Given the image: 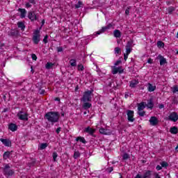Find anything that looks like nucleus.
Instances as JSON below:
<instances>
[{
  "instance_id": "c756f323",
  "label": "nucleus",
  "mask_w": 178,
  "mask_h": 178,
  "mask_svg": "<svg viewBox=\"0 0 178 178\" xmlns=\"http://www.w3.org/2000/svg\"><path fill=\"white\" fill-rule=\"evenodd\" d=\"M17 34H19L17 31H13L9 32L8 35H10V37H17Z\"/></svg>"
},
{
  "instance_id": "c85d7f7f",
  "label": "nucleus",
  "mask_w": 178,
  "mask_h": 178,
  "mask_svg": "<svg viewBox=\"0 0 178 178\" xmlns=\"http://www.w3.org/2000/svg\"><path fill=\"white\" fill-rule=\"evenodd\" d=\"M35 165V159H31V162L28 163V166L31 168Z\"/></svg>"
},
{
  "instance_id": "680f3d73",
  "label": "nucleus",
  "mask_w": 178,
  "mask_h": 178,
  "mask_svg": "<svg viewBox=\"0 0 178 178\" xmlns=\"http://www.w3.org/2000/svg\"><path fill=\"white\" fill-rule=\"evenodd\" d=\"M152 62H153V60H152V58H148L147 63H149L150 65H152Z\"/></svg>"
},
{
  "instance_id": "e2e57ef3",
  "label": "nucleus",
  "mask_w": 178,
  "mask_h": 178,
  "mask_svg": "<svg viewBox=\"0 0 178 178\" xmlns=\"http://www.w3.org/2000/svg\"><path fill=\"white\" fill-rule=\"evenodd\" d=\"M159 109H162V108H165V106L163 104H159Z\"/></svg>"
},
{
  "instance_id": "c9c22d12",
  "label": "nucleus",
  "mask_w": 178,
  "mask_h": 178,
  "mask_svg": "<svg viewBox=\"0 0 178 178\" xmlns=\"http://www.w3.org/2000/svg\"><path fill=\"white\" fill-rule=\"evenodd\" d=\"M176 8H175V7L173 6H170L168 8V13H170V15H172V13H173V12H175Z\"/></svg>"
},
{
  "instance_id": "393cba45",
  "label": "nucleus",
  "mask_w": 178,
  "mask_h": 178,
  "mask_svg": "<svg viewBox=\"0 0 178 178\" xmlns=\"http://www.w3.org/2000/svg\"><path fill=\"white\" fill-rule=\"evenodd\" d=\"M147 106L149 109H152V108H154V102H152V99L148 100Z\"/></svg>"
},
{
  "instance_id": "9b49d317",
  "label": "nucleus",
  "mask_w": 178,
  "mask_h": 178,
  "mask_svg": "<svg viewBox=\"0 0 178 178\" xmlns=\"http://www.w3.org/2000/svg\"><path fill=\"white\" fill-rule=\"evenodd\" d=\"M84 133H88V134H90V136H92L93 137H95V136H94V133H95V129H92L90 127L85 128Z\"/></svg>"
},
{
  "instance_id": "9d476101",
  "label": "nucleus",
  "mask_w": 178,
  "mask_h": 178,
  "mask_svg": "<svg viewBox=\"0 0 178 178\" xmlns=\"http://www.w3.org/2000/svg\"><path fill=\"white\" fill-rule=\"evenodd\" d=\"M149 123L152 126H156L158 123H159V120H158V118L155 116H152L150 118Z\"/></svg>"
},
{
  "instance_id": "f704fd0d",
  "label": "nucleus",
  "mask_w": 178,
  "mask_h": 178,
  "mask_svg": "<svg viewBox=\"0 0 178 178\" xmlns=\"http://www.w3.org/2000/svg\"><path fill=\"white\" fill-rule=\"evenodd\" d=\"M83 5H84V4H83V2L80 1H78V3L74 5L75 9H79V8H81V6H83Z\"/></svg>"
},
{
  "instance_id": "49530a36",
  "label": "nucleus",
  "mask_w": 178,
  "mask_h": 178,
  "mask_svg": "<svg viewBox=\"0 0 178 178\" xmlns=\"http://www.w3.org/2000/svg\"><path fill=\"white\" fill-rule=\"evenodd\" d=\"M138 115H139L141 116V117L145 116V111H138Z\"/></svg>"
},
{
  "instance_id": "2eb2a0df",
  "label": "nucleus",
  "mask_w": 178,
  "mask_h": 178,
  "mask_svg": "<svg viewBox=\"0 0 178 178\" xmlns=\"http://www.w3.org/2000/svg\"><path fill=\"white\" fill-rule=\"evenodd\" d=\"M99 132L100 133V134H104L106 136L111 134V132L109 131V130L104 128L99 129Z\"/></svg>"
},
{
  "instance_id": "69168bd1",
  "label": "nucleus",
  "mask_w": 178,
  "mask_h": 178,
  "mask_svg": "<svg viewBox=\"0 0 178 178\" xmlns=\"http://www.w3.org/2000/svg\"><path fill=\"white\" fill-rule=\"evenodd\" d=\"M8 111H9V108H6L3 109V113L8 112Z\"/></svg>"
},
{
  "instance_id": "a878e982",
  "label": "nucleus",
  "mask_w": 178,
  "mask_h": 178,
  "mask_svg": "<svg viewBox=\"0 0 178 178\" xmlns=\"http://www.w3.org/2000/svg\"><path fill=\"white\" fill-rule=\"evenodd\" d=\"M91 106H92L91 103H88V102H84V104H83V109H90Z\"/></svg>"
},
{
  "instance_id": "1a4fd4ad",
  "label": "nucleus",
  "mask_w": 178,
  "mask_h": 178,
  "mask_svg": "<svg viewBox=\"0 0 178 178\" xmlns=\"http://www.w3.org/2000/svg\"><path fill=\"white\" fill-rule=\"evenodd\" d=\"M132 47H133V40H131L127 42V45H126V54H127L129 55V54L131 52Z\"/></svg>"
},
{
  "instance_id": "58836bf2",
  "label": "nucleus",
  "mask_w": 178,
  "mask_h": 178,
  "mask_svg": "<svg viewBox=\"0 0 178 178\" xmlns=\"http://www.w3.org/2000/svg\"><path fill=\"white\" fill-rule=\"evenodd\" d=\"M129 158H130V155H129V154L127 153H124L122 156V159H124V161H126V159H129Z\"/></svg>"
},
{
  "instance_id": "ddd939ff",
  "label": "nucleus",
  "mask_w": 178,
  "mask_h": 178,
  "mask_svg": "<svg viewBox=\"0 0 178 178\" xmlns=\"http://www.w3.org/2000/svg\"><path fill=\"white\" fill-rule=\"evenodd\" d=\"M119 69H122V67H113V69L112 70L113 74H118V73H120V74H121V73H123L124 70H119Z\"/></svg>"
},
{
  "instance_id": "603ef678",
  "label": "nucleus",
  "mask_w": 178,
  "mask_h": 178,
  "mask_svg": "<svg viewBox=\"0 0 178 178\" xmlns=\"http://www.w3.org/2000/svg\"><path fill=\"white\" fill-rule=\"evenodd\" d=\"M154 176L155 178H161V176H159V174L157 172H154Z\"/></svg>"
},
{
  "instance_id": "2f4dec72",
  "label": "nucleus",
  "mask_w": 178,
  "mask_h": 178,
  "mask_svg": "<svg viewBox=\"0 0 178 178\" xmlns=\"http://www.w3.org/2000/svg\"><path fill=\"white\" fill-rule=\"evenodd\" d=\"M55 66V63H47L45 65L46 69H52V67Z\"/></svg>"
},
{
  "instance_id": "20e7f679",
  "label": "nucleus",
  "mask_w": 178,
  "mask_h": 178,
  "mask_svg": "<svg viewBox=\"0 0 178 178\" xmlns=\"http://www.w3.org/2000/svg\"><path fill=\"white\" fill-rule=\"evenodd\" d=\"M28 17L31 20V22H40V15L35 14L34 11H29L28 13Z\"/></svg>"
},
{
  "instance_id": "37998d69",
  "label": "nucleus",
  "mask_w": 178,
  "mask_h": 178,
  "mask_svg": "<svg viewBox=\"0 0 178 178\" xmlns=\"http://www.w3.org/2000/svg\"><path fill=\"white\" fill-rule=\"evenodd\" d=\"M78 70H81V72H83V70H84V66L82 64H79L78 65Z\"/></svg>"
},
{
  "instance_id": "0eeeda50",
  "label": "nucleus",
  "mask_w": 178,
  "mask_h": 178,
  "mask_svg": "<svg viewBox=\"0 0 178 178\" xmlns=\"http://www.w3.org/2000/svg\"><path fill=\"white\" fill-rule=\"evenodd\" d=\"M168 120H170L171 122H174L176 123V121L178 120V115L176 112H172L168 116Z\"/></svg>"
},
{
  "instance_id": "79ce46f5",
  "label": "nucleus",
  "mask_w": 178,
  "mask_h": 178,
  "mask_svg": "<svg viewBox=\"0 0 178 178\" xmlns=\"http://www.w3.org/2000/svg\"><path fill=\"white\" fill-rule=\"evenodd\" d=\"M121 51H122V49H120V47L115 48V54H120Z\"/></svg>"
},
{
  "instance_id": "f03ea898",
  "label": "nucleus",
  "mask_w": 178,
  "mask_h": 178,
  "mask_svg": "<svg viewBox=\"0 0 178 178\" xmlns=\"http://www.w3.org/2000/svg\"><path fill=\"white\" fill-rule=\"evenodd\" d=\"M92 92H94V90H87L84 92L83 97H81V101L83 102H91L92 97H91V95H92Z\"/></svg>"
},
{
  "instance_id": "bb28decb",
  "label": "nucleus",
  "mask_w": 178,
  "mask_h": 178,
  "mask_svg": "<svg viewBox=\"0 0 178 178\" xmlns=\"http://www.w3.org/2000/svg\"><path fill=\"white\" fill-rule=\"evenodd\" d=\"M106 30H108V27H106V26L102 27V28L101 29V30H99V31H98L96 32V35H99V34H101L102 33H105V31H106Z\"/></svg>"
},
{
  "instance_id": "f3484780",
  "label": "nucleus",
  "mask_w": 178,
  "mask_h": 178,
  "mask_svg": "<svg viewBox=\"0 0 178 178\" xmlns=\"http://www.w3.org/2000/svg\"><path fill=\"white\" fill-rule=\"evenodd\" d=\"M113 35L115 37V38H120L122 37V32L118 29H115L113 32Z\"/></svg>"
},
{
  "instance_id": "6ab92c4d",
  "label": "nucleus",
  "mask_w": 178,
  "mask_h": 178,
  "mask_svg": "<svg viewBox=\"0 0 178 178\" xmlns=\"http://www.w3.org/2000/svg\"><path fill=\"white\" fill-rule=\"evenodd\" d=\"M151 176H152V171L151 170H147L145 172L142 177V178H151Z\"/></svg>"
},
{
  "instance_id": "412c9836",
  "label": "nucleus",
  "mask_w": 178,
  "mask_h": 178,
  "mask_svg": "<svg viewBox=\"0 0 178 178\" xmlns=\"http://www.w3.org/2000/svg\"><path fill=\"white\" fill-rule=\"evenodd\" d=\"M17 26L19 29H21L22 31H24V29H26V25H24V23L22 22H17Z\"/></svg>"
},
{
  "instance_id": "052dcab7",
  "label": "nucleus",
  "mask_w": 178,
  "mask_h": 178,
  "mask_svg": "<svg viewBox=\"0 0 178 178\" xmlns=\"http://www.w3.org/2000/svg\"><path fill=\"white\" fill-rule=\"evenodd\" d=\"M44 24H45V19L42 20V26H40V30H41V29H42V26H44Z\"/></svg>"
},
{
  "instance_id": "f8f14e48",
  "label": "nucleus",
  "mask_w": 178,
  "mask_h": 178,
  "mask_svg": "<svg viewBox=\"0 0 178 178\" xmlns=\"http://www.w3.org/2000/svg\"><path fill=\"white\" fill-rule=\"evenodd\" d=\"M0 141H1L6 147H12V142L9 139L0 138Z\"/></svg>"
},
{
  "instance_id": "b1692460",
  "label": "nucleus",
  "mask_w": 178,
  "mask_h": 178,
  "mask_svg": "<svg viewBox=\"0 0 178 178\" xmlns=\"http://www.w3.org/2000/svg\"><path fill=\"white\" fill-rule=\"evenodd\" d=\"M160 56V65L161 66H163V65L167 63L166 58H165L162 56Z\"/></svg>"
},
{
  "instance_id": "e433bc0d",
  "label": "nucleus",
  "mask_w": 178,
  "mask_h": 178,
  "mask_svg": "<svg viewBox=\"0 0 178 178\" xmlns=\"http://www.w3.org/2000/svg\"><path fill=\"white\" fill-rule=\"evenodd\" d=\"M70 63L71 66L76 67V59H71L70 60Z\"/></svg>"
},
{
  "instance_id": "a19ab883",
  "label": "nucleus",
  "mask_w": 178,
  "mask_h": 178,
  "mask_svg": "<svg viewBox=\"0 0 178 178\" xmlns=\"http://www.w3.org/2000/svg\"><path fill=\"white\" fill-rule=\"evenodd\" d=\"M56 158H58V153L56 152H53V160L56 162Z\"/></svg>"
},
{
  "instance_id": "13d9d810",
  "label": "nucleus",
  "mask_w": 178,
  "mask_h": 178,
  "mask_svg": "<svg viewBox=\"0 0 178 178\" xmlns=\"http://www.w3.org/2000/svg\"><path fill=\"white\" fill-rule=\"evenodd\" d=\"M61 129L62 128H60V127L57 128V129L56 130V133H57V134H59V133H60Z\"/></svg>"
},
{
  "instance_id": "7c9ffc66",
  "label": "nucleus",
  "mask_w": 178,
  "mask_h": 178,
  "mask_svg": "<svg viewBox=\"0 0 178 178\" xmlns=\"http://www.w3.org/2000/svg\"><path fill=\"white\" fill-rule=\"evenodd\" d=\"M80 155H81V154L80 153V152H79V151H75V152H74V156H73L74 159H77V158H80Z\"/></svg>"
},
{
  "instance_id": "39448f33",
  "label": "nucleus",
  "mask_w": 178,
  "mask_h": 178,
  "mask_svg": "<svg viewBox=\"0 0 178 178\" xmlns=\"http://www.w3.org/2000/svg\"><path fill=\"white\" fill-rule=\"evenodd\" d=\"M3 172L6 176H13V175H15V171L10 170V165H9V164L5 165Z\"/></svg>"
},
{
  "instance_id": "aec40b11",
  "label": "nucleus",
  "mask_w": 178,
  "mask_h": 178,
  "mask_svg": "<svg viewBox=\"0 0 178 178\" xmlns=\"http://www.w3.org/2000/svg\"><path fill=\"white\" fill-rule=\"evenodd\" d=\"M170 133L171 134H177L178 133V129L177 127H172L170 129Z\"/></svg>"
},
{
  "instance_id": "ea45409f",
  "label": "nucleus",
  "mask_w": 178,
  "mask_h": 178,
  "mask_svg": "<svg viewBox=\"0 0 178 178\" xmlns=\"http://www.w3.org/2000/svg\"><path fill=\"white\" fill-rule=\"evenodd\" d=\"M47 147H48V144H47V143H42V144H40V148L41 149H45V148H47Z\"/></svg>"
},
{
  "instance_id": "423d86ee",
  "label": "nucleus",
  "mask_w": 178,
  "mask_h": 178,
  "mask_svg": "<svg viewBox=\"0 0 178 178\" xmlns=\"http://www.w3.org/2000/svg\"><path fill=\"white\" fill-rule=\"evenodd\" d=\"M17 116L19 118V120H29V114L23 112L22 111H19Z\"/></svg>"
},
{
  "instance_id": "6e6d98bb",
  "label": "nucleus",
  "mask_w": 178,
  "mask_h": 178,
  "mask_svg": "<svg viewBox=\"0 0 178 178\" xmlns=\"http://www.w3.org/2000/svg\"><path fill=\"white\" fill-rule=\"evenodd\" d=\"M127 58H129V54H124V60H127Z\"/></svg>"
},
{
  "instance_id": "09e8293b",
  "label": "nucleus",
  "mask_w": 178,
  "mask_h": 178,
  "mask_svg": "<svg viewBox=\"0 0 178 178\" xmlns=\"http://www.w3.org/2000/svg\"><path fill=\"white\" fill-rule=\"evenodd\" d=\"M57 52H63V47H57Z\"/></svg>"
},
{
  "instance_id": "7ed1b4c3",
  "label": "nucleus",
  "mask_w": 178,
  "mask_h": 178,
  "mask_svg": "<svg viewBox=\"0 0 178 178\" xmlns=\"http://www.w3.org/2000/svg\"><path fill=\"white\" fill-rule=\"evenodd\" d=\"M41 35L40 34V30L36 29L34 32H33V36L32 38V40L33 41V43L35 45H38V42H40V41H41Z\"/></svg>"
},
{
  "instance_id": "8fccbe9b",
  "label": "nucleus",
  "mask_w": 178,
  "mask_h": 178,
  "mask_svg": "<svg viewBox=\"0 0 178 178\" xmlns=\"http://www.w3.org/2000/svg\"><path fill=\"white\" fill-rule=\"evenodd\" d=\"M31 58L33 60H37V56L35 54H31Z\"/></svg>"
},
{
  "instance_id": "473e14b6",
  "label": "nucleus",
  "mask_w": 178,
  "mask_h": 178,
  "mask_svg": "<svg viewBox=\"0 0 178 178\" xmlns=\"http://www.w3.org/2000/svg\"><path fill=\"white\" fill-rule=\"evenodd\" d=\"M138 84V81H131L129 86L131 87L132 88H134V87H136V86H137Z\"/></svg>"
},
{
  "instance_id": "0e129e2a",
  "label": "nucleus",
  "mask_w": 178,
  "mask_h": 178,
  "mask_svg": "<svg viewBox=\"0 0 178 178\" xmlns=\"http://www.w3.org/2000/svg\"><path fill=\"white\" fill-rule=\"evenodd\" d=\"M106 27H108V30H109V29L112 27V24H108Z\"/></svg>"
},
{
  "instance_id": "c03bdc74",
  "label": "nucleus",
  "mask_w": 178,
  "mask_h": 178,
  "mask_svg": "<svg viewBox=\"0 0 178 178\" xmlns=\"http://www.w3.org/2000/svg\"><path fill=\"white\" fill-rule=\"evenodd\" d=\"M130 9H131V6H128L127 9L125 10V15H129Z\"/></svg>"
},
{
  "instance_id": "774afa93",
  "label": "nucleus",
  "mask_w": 178,
  "mask_h": 178,
  "mask_svg": "<svg viewBox=\"0 0 178 178\" xmlns=\"http://www.w3.org/2000/svg\"><path fill=\"white\" fill-rule=\"evenodd\" d=\"M135 178H143V177L141 175H140L139 174H138Z\"/></svg>"
},
{
  "instance_id": "4d7b16f0",
  "label": "nucleus",
  "mask_w": 178,
  "mask_h": 178,
  "mask_svg": "<svg viewBox=\"0 0 178 178\" xmlns=\"http://www.w3.org/2000/svg\"><path fill=\"white\" fill-rule=\"evenodd\" d=\"M29 3H32L33 5H35V0H29Z\"/></svg>"
},
{
  "instance_id": "bf43d9fd",
  "label": "nucleus",
  "mask_w": 178,
  "mask_h": 178,
  "mask_svg": "<svg viewBox=\"0 0 178 178\" xmlns=\"http://www.w3.org/2000/svg\"><path fill=\"white\" fill-rule=\"evenodd\" d=\"M25 6H26V8H31V4H30V3H26L25 4Z\"/></svg>"
},
{
  "instance_id": "6e6552de",
  "label": "nucleus",
  "mask_w": 178,
  "mask_h": 178,
  "mask_svg": "<svg viewBox=\"0 0 178 178\" xmlns=\"http://www.w3.org/2000/svg\"><path fill=\"white\" fill-rule=\"evenodd\" d=\"M127 119L129 122H134L136 119H134V111L131 110H127Z\"/></svg>"
},
{
  "instance_id": "5fc2aeb1",
  "label": "nucleus",
  "mask_w": 178,
  "mask_h": 178,
  "mask_svg": "<svg viewBox=\"0 0 178 178\" xmlns=\"http://www.w3.org/2000/svg\"><path fill=\"white\" fill-rule=\"evenodd\" d=\"M156 170H162V166L158 165L156 167Z\"/></svg>"
},
{
  "instance_id": "3c124183",
  "label": "nucleus",
  "mask_w": 178,
  "mask_h": 178,
  "mask_svg": "<svg viewBox=\"0 0 178 178\" xmlns=\"http://www.w3.org/2000/svg\"><path fill=\"white\" fill-rule=\"evenodd\" d=\"M106 170L107 172H108V173H111L113 170V167H109L108 168L106 169Z\"/></svg>"
},
{
  "instance_id": "dca6fc26",
  "label": "nucleus",
  "mask_w": 178,
  "mask_h": 178,
  "mask_svg": "<svg viewBox=\"0 0 178 178\" xmlns=\"http://www.w3.org/2000/svg\"><path fill=\"white\" fill-rule=\"evenodd\" d=\"M8 129L11 131H16V130H17V125H16V124H14V123H10L8 125Z\"/></svg>"
},
{
  "instance_id": "f257e3e1",
  "label": "nucleus",
  "mask_w": 178,
  "mask_h": 178,
  "mask_svg": "<svg viewBox=\"0 0 178 178\" xmlns=\"http://www.w3.org/2000/svg\"><path fill=\"white\" fill-rule=\"evenodd\" d=\"M59 118H60V114L58 111H49L44 115V119L52 124L58 123Z\"/></svg>"
},
{
  "instance_id": "72a5a7b5",
  "label": "nucleus",
  "mask_w": 178,
  "mask_h": 178,
  "mask_svg": "<svg viewBox=\"0 0 178 178\" xmlns=\"http://www.w3.org/2000/svg\"><path fill=\"white\" fill-rule=\"evenodd\" d=\"M157 47L158 48H163V47H165V43L161 40H159L157 42Z\"/></svg>"
},
{
  "instance_id": "cd10ccee",
  "label": "nucleus",
  "mask_w": 178,
  "mask_h": 178,
  "mask_svg": "<svg viewBox=\"0 0 178 178\" xmlns=\"http://www.w3.org/2000/svg\"><path fill=\"white\" fill-rule=\"evenodd\" d=\"M10 152H9V151L5 152L4 154H3V158L5 160L10 158Z\"/></svg>"
},
{
  "instance_id": "de8ad7c7",
  "label": "nucleus",
  "mask_w": 178,
  "mask_h": 178,
  "mask_svg": "<svg viewBox=\"0 0 178 178\" xmlns=\"http://www.w3.org/2000/svg\"><path fill=\"white\" fill-rule=\"evenodd\" d=\"M178 92V86H174V88H173L172 92L175 93V92Z\"/></svg>"
},
{
  "instance_id": "a211bd4d",
  "label": "nucleus",
  "mask_w": 178,
  "mask_h": 178,
  "mask_svg": "<svg viewBox=\"0 0 178 178\" xmlns=\"http://www.w3.org/2000/svg\"><path fill=\"white\" fill-rule=\"evenodd\" d=\"M147 90H148L149 92H154V90H156V86H152V84L149 83Z\"/></svg>"
},
{
  "instance_id": "5701e85b",
  "label": "nucleus",
  "mask_w": 178,
  "mask_h": 178,
  "mask_svg": "<svg viewBox=\"0 0 178 178\" xmlns=\"http://www.w3.org/2000/svg\"><path fill=\"white\" fill-rule=\"evenodd\" d=\"M76 141H80L83 144H87V141L84 138V137L79 136L76 138Z\"/></svg>"
},
{
  "instance_id": "338daca9",
  "label": "nucleus",
  "mask_w": 178,
  "mask_h": 178,
  "mask_svg": "<svg viewBox=\"0 0 178 178\" xmlns=\"http://www.w3.org/2000/svg\"><path fill=\"white\" fill-rule=\"evenodd\" d=\"M54 101H58V102H60V98H59V97H56V98L54 99Z\"/></svg>"
},
{
  "instance_id": "864d4df0",
  "label": "nucleus",
  "mask_w": 178,
  "mask_h": 178,
  "mask_svg": "<svg viewBox=\"0 0 178 178\" xmlns=\"http://www.w3.org/2000/svg\"><path fill=\"white\" fill-rule=\"evenodd\" d=\"M120 63H122V60H118L115 63V66H118Z\"/></svg>"
},
{
  "instance_id": "4c0bfd02",
  "label": "nucleus",
  "mask_w": 178,
  "mask_h": 178,
  "mask_svg": "<svg viewBox=\"0 0 178 178\" xmlns=\"http://www.w3.org/2000/svg\"><path fill=\"white\" fill-rule=\"evenodd\" d=\"M161 165L162 168H168V166H169V163H168L166 161L161 162Z\"/></svg>"
},
{
  "instance_id": "4be33fe9",
  "label": "nucleus",
  "mask_w": 178,
  "mask_h": 178,
  "mask_svg": "<svg viewBox=\"0 0 178 178\" xmlns=\"http://www.w3.org/2000/svg\"><path fill=\"white\" fill-rule=\"evenodd\" d=\"M144 109H145V104H144V102H142L140 104L138 105V111H143Z\"/></svg>"
},
{
  "instance_id": "4468645a",
  "label": "nucleus",
  "mask_w": 178,
  "mask_h": 178,
  "mask_svg": "<svg viewBox=\"0 0 178 178\" xmlns=\"http://www.w3.org/2000/svg\"><path fill=\"white\" fill-rule=\"evenodd\" d=\"M18 12H20V17L21 19H24L26 17V15H27V11L24 8H19Z\"/></svg>"
},
{
  "instance_id": "a18cd8bd",
  "label": "nucleus",
  "mask_w": 178,
  "mask_h": 178,
  "mask_svg": "<svg viewBox=\"0 0 178 178\" xmlns=\"http://www.w3.org/2000/svg\"><path fill=\"white\" fill-rule=\"evenodd\" d=\"M43 42H44V44L48 43V35H46L44 36V39H43Z\"/></svg>"
}]
</instances>
